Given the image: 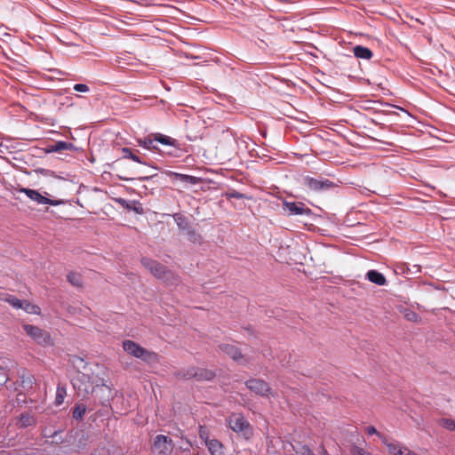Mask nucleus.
I'll use <instances>...</instances> for the list:
<instances>
[{
    "label": "nucleus",
    "instance_id": "1",
    "mask_svg": "<svg viewBox=\"0 0 455 455\" xmlns=\"http://www.w3.org/2000/svg\"><path fill=\"white\" fill-rule=\"evenodd\" d=\"M142 265L150 271L158 279H162L164 282L171 284H175L178 281V277L173 272L168 270L164 265L159 262L148 259L143 258L141 259Z\"/></svg>",
    "mask_w": 455,
    "mask_h": 455
},
{
    "label": "nucleus",
    "instance_id": "2",
    "mask_svg": "<svg viewBox=\"0 0 455 455\" xmlns=\"http://www.w3.org/2000/svg\"><path fill=\"white\" fill-rule=\"evenodd\" d=\"M123 348L129 355L147 363H154L157 360L156 353L147 350L132 340H124L123 342Z\"/></svg>",
    "mask_w": 455,
    "mask_h": 455
},
{
    "label": "nucleus",
    "instance_id": "3",
    "mask_svg": "<svg viewBox=\"0 0 455 455\" xmlns=\"http://www.w3.org/2000/svg\"><path fill=\"white\" fill-rule=\"evenodd\" d=\"M23 330L36 344L43 347L52 345V339L47 331L32 324H24Z\"/></svg>",
    "mask_w": 455,
    "mask_h": 455
},
{
    "label": "nucleus",
    "instance_id": "4",
    "mask_svg": "<svg viewBox=\"0 0 455 455\" xmlns=\"http://www.w3.org/2000/svg\"><path fill=\"white\" fill-rule=\"evenodd\" d=\"M73 387L77 390L78 395L87 396L94 390L93 382L87 374L78 372L72 381Z\"/></svg>",
    "mask_w": 455,
    "mask_h": 455
},
{
    "label": "nucleus",
    "instance_id": "5",
    "mask_svg": "<svg viewBox=\"0 0 455 455\" xmlns=\"http://www.w3.org/2000/svg\"><path fill=\"white\" fill-rule=\"evenodd\" d=\"M228 426L233 431L242 433L245 436L251 433L250 424L244 417L239 413L232 414L228 418Z\"/></svg>",
    "mask_w": 455,
    "mask_h": 455
},
{
    "label": "nucleus",
    "instance_id": "6",
    "mask_svg": "<svg viewBox=\"0 0 455 455\" xmlns=\"http://www.w3.org/2000/svg\"><path fill=\"white\" fill-rule=\"evenodd\" d=\"M304 185L312 191H326L334 187V183L327 179H315L309 176L304 178Z\"/></svg>",
    "mask_w": 455,
    "mask_h": 455
},
{
    "label": "nucleus",
    "instance_id": "7",
    "mask_svg": "<svg viewBox=\"0 0 455 455\" xmlns=\"http://www.w3.org/2000/svg\"><path fill=\"white\" fill-rule=\"evenodd\" d=\"M173 446L172 440L164 435H157L153 442V451L161 455H169Z\"/></svg>",
    "mask_w": 455,
    "mask_h": 455
},
{
    "label": "nucleus",
    "instance_id": "8",
    "mask_svg": "<svg viewBox=\"0 0 455 455\" xmlns=\"http://www.w3.org/2000/svg\"><path fill=\"white\" fill-rule=\"evenodd\" d=\"M20 193L25 194L29 199L36 202L39 204H50V205H60L63 203L61 200H52L49 199L43 195H41L37 190H34L28 188H21L19 190Z\"/></svg>",
    "mask_w": 455,
    "mask_h": 455
},
{
    "label": "nucleus",
    "instance_id": "9",
    "mask_svg": "<svg viewBox=\"0 0 455 455\" xmlns=\"http://www.w3.org/2000/svg\"><path fill=\"white\" fill-rule=\"evenodd\" d=\"M215 373L204 368H189L182 374L184 379H196V380H211L214 378Z\"/></svg>",
    "mask_w": 455,
    "mask_h": 455
},
{
    "label": "nucleus",
    "instance_id": "10",
    "mask_svg": "<svg viewBox=\"0 0 455 455\" xmlns=\"http://www.w3.org/2000/svg\"><path fill=\"white\" fill-rule=\"evenodd\" d=\"M246 387L252 392L262 396H268L271 393V388L268 384L258 379H251L246 381Z\"/></svg>",
    "mask_w": 455,
    "mask_h": 455
},
{
    "label": "nucleus",
    "instance_id": "11",
    "mask_svg": "<svg viewBox=\"0 0 455 455\" xmlns=\"http://www.w3.org/2000/svg\"><path fill=\"white\" fill-rule=\"evenodd\" d=\"M283 210L289 212V215H310L312 211L301 202L284 201Z\"/></svg>",
    "mask_w": 455,
    "mask_h": 455
},
{
    "label": "nucleus",
    "instance_id": "12",
    "mask_svg": "<svg viewBox=\"0 0 455 455\" xmlns=\"http://www.w3.org/2000/svg\"><path fill=\"white\" fill-rule=\"evenodd\" d=\"M383 443L391 455H418L397 441L388 442L387 438H383Z\"/></svg>",
    "mask_w": 455,
    "mask_h": 455
},
{
    "label": "nucleus",
    "instance_id": "13",
    "mask_svg": "<svg viewBox=\"0 0 455 455\" xmlns=\"http://www.w3.org/2000/svg\"><path fill=\"white\" fill-rule=\"evenodd\" d=\"M220 349L230 356L233 360L242 363L243 355L240 350L233 344L223 343L219 346Z\"/></svg>",
    "mask_w": 455,
    "mask_h": 455
},
{
    "label": "nucleus",
    "instance_id": "14",
    "mask_svg": "<svg viewBox=\"0 0 455 455\" xmlns=\"http://www.w3.org/2000/svg\"><path fill=\"white\" fill-rule=\"evenodd\" d=\"M366 278L372 283H375L379 286H383L387 283V279L383 274L377 270H369L366 273Z\"/></svg>",
    "mask_w": 455,
    "mask_h": 455
},
{
    "label": "nucleus",
    "instance_id": "15",
    "mask_svg": "<svg viewBox=\"0 0 455 455\" xmlns=\"http://www.w3.org/2000/svg\"><path fill=\"white\" fill-rule=\"evenodd\" d=\"M36 424V418L29 412H23L17 420V426L20 428H25Z\"/></svg>",
    "mask_w": 455,
    "mask_h": 455
},
{
    "label": "nucleus",
    "instance_id": "16",
    "mask_svg": "<svg viewBox=\"0 0 455 455\" xmlns=\"http://www.w3.org/2000/svg\"><path fill=\"white\" fill-rule=\"evenodd\" d=\"M205 445L212 455H223V445L219 440L211 439Z\"/></svg>",
    "mask_w": 455,
    "mask_h": 455
},
{
    "label": "nucleus",
    "instance_id": "17",
    "mask_svg": "<svg viewBox=\"0 0 455 455\" xmlns=\"http://www.w3.org/2000/svg\"><path fill=\"white\" fill-rule=\"evenodd\" d=\"M138 145L140 147H142L143 148L149 149V150H155L157 149V147L155 145V136L154 133L148 135L145 138H139L136 140Z\"/></svg>",
    "mask_w": 455,
    "mask_h": 455
},
{
    "label": "nucleus",
    "instance_id": "18",
    "mask_svg": "<svg viewBox=\"0 0 455 455\" xmlns=\"http://www.w3.org/2000/svg\"><path fill=\"white\" fill-rule=\"evenodd\" d=\"M354 55L358 59L370 60L372 57V52L364 46L356 45L353 49Z\"/></svg>",
    "mask_w": 455,
    "mask_h": 455
},
{
    "label": "nucleus",
    "instance_id": "19",
    "mask_svg": "<svg viewBox=\"0 0 455 455\" xmlns=\"http://www.w3.org/2000/svg\"><path fill=\"white\" fill-rule=\"evenodd\" d=\"M154 136L156 142H159L163 145L172 146L174 148H178L179 146L177 140L172 139L169 136L164 135L162 133H154Z\"/></svg>",
    "mask_w": 455,
    "mask_h": 455
},
{
    "label": "nucleus",
    "instance_id": "20",
    "mask_svg": "<svg viewBox=\"0 0 455 455\" xmlns=\"http://www.w3.org/2000/svg\"><path fill=\"white\" fill-rule=\"evenodd\" d=\"M136 152H138V150L134 151L130 148H122L123 158L131 159L136 163L145 164V162L142 161V159L136 155Z\"/></svg>",
    "mask_w": 455,
    "mask_h": 455
},
{
    "label": "nucleus",
    "instance_id": "21",
    "mask_svg": "<svg viewBox=\"0 0 455 455\" xmlns=\"http://www.w3.org/2000/svg\"><path fill=\"white\" fill-rule=\"evenodd\" d=\"M401 312L403 317L410 322L419 323L421 321L419 315L410 308H403Z\"/></svg>",
    "mask_w": 455,
    "mask_h": 455
},
{
    "label": "nucleus",
    "instance_id": "22",
    "mask_svg": "<svg viewBox=\"0 0 455 455\" xmlns=\"http://www.w3.org/2000/svg\"><path fill=\"white\" fill-rule=\"evenodd\" d=\"M20 308L23 309L28 314L37 315L40 313V307L36 305L30 303L28 300H22L21 307Z\"/></svg>",
    "mask_w": 455,
    "mask_h": 455
},
{
    "label": "nucleus",
    "instance_id": "23",
    "mask_svg": "<svg viewBox=\"0 0 455 455\" xmlns=\"http://www.w3.org/2000/svg\"><path fill=\"white\" fill-rule=\"evenodd\" d=\"M67 279L68 281L74 286H81L82 285V278H81V275L77 273H69L68 275H67Z\"/></svg>",
    "mask_w": 455,
    "mask_h": 455
},
{
    "label": "nucleus",
    "instance_id": "24",
    "mask_svg": "<svg viewBox=\"0 0 455 455\" xmlns=\"http://www.w3.org/2000/svg\"><path fill=\"white\" fill-rule=\"evenodd\" d=\"M439 425L449 431H455V420L443 418L439 420Z\"/></svg>",
    "mask_w": 455,
    "mask_h": 455
},
{
    "label": "nucleus",
    "instance_id": "25",
    "mask_svg": "<svg viewBox=\"0 0 455 455\" xmlns=\"http://www.w3.org/2000/svg\"><path fill=\"white\" fill-rule=\"evenodd\" d=\"M86 409L83 404H76L73 411V417L76 419H82L85 414Z\"/></svg>",
    "mask_w": 455,
    "mask_h": 455
},
{
    "label": "nucleus",
    "instance_id": "26",
    "mask_svg": "<svg viewBox=\"0 0 455 455\" xmlns=\"http://www.w3.org/2000/svg\"><path fill=\"white\" fill-rule=\"evenodd\" d=\"M180 181L188 182L190 184H196L198 182V179L194 176L180 174V173H173Z\"/></svg>",
    "mask_w": 455,
    "mask_h": 455
},
{
    "label": "nucleus",
    "instance_id": "27",
    "mask_svg": "<svg viewBox=\"0 0 455 455\" xmlns=\"http://www.w3.org/2000/svg\"><path fill=\"white\" fill-rule=\"evenodd\" d=\"M174 220L180 229H186L188 228V221L186 217L181 214L176 213L173 215Z\"/></svg>",
    "mask_w": 455,
    "mask_h": 455
},
{
    "label": "nucleus",
    "instance_id": "28",
    "mask_svg": "<svg viewBox=\"0 0 455 455\" xmlns=\"http://www.w3.org/2000/svg\"><path fill=\"white\" fill-rule=\"evenodd\" d=\"M65 395H66L65 388L58 387L57 393H56V398H55V403L57 405H60L63 403Z\"/></svg>",
    "mask_w": 455,
    "mask_h": 455
},
{
    "label": "nucleus",
    "instance_id": "29",
    "mask_svg": "<svg viewBox=\"0 0 455 455\" xmlns=\"http://www.w3.org/2000/svg\"><path fill=\"white\" fill-rule=\"evenodd\" d=\"M4 299L15 308H20L21 307L22 300L12 295H8Z\"/></svg>",
    "mask_w": 455,
    "mask_h": 455
},
{
    "label": "nucleus",
    "instance_id": "30",
    "mask_svg": "<svg viewBox=\"0 0 455 455\" xmlns=\"http://www.w3.org/2000/svg\"><path fill=\"white\" fill-rule=\"evenodd\" d=\"M199 437L206 443L209 440H211L209 436V432L205 427L200 426L199 427V432H198Z\"/></svg>",
    "mask_w": 455,
    "mask_h": 455
},
{
    "label": "nucleus",
    "instance_id": "31",
    "mask_svg": "<svg viewBox=\"0 0 455 455\" xmlns=\"http://www.w3.org/2000/svg\"><path fill=\"white\" fill-rule=\"evenodd\" d=\"M365 431L366 433L369 435H377L382 441H383V438H386L385 436H383L380 433H379L377 431V429L372 427V426H369L365 428Z\"/></svg>",
    "mask_w": 455,
    "mask_h": 455
},
{
    "label": "nucleus",
    "instance_id": "32",
    "mask_svg": "<svg viewBox=\"0 0 455 455\" xmlns=\"http://www.w3.org/2000/svg\"><path fill=\"white\" fill-rule=\"evenodd\" d=\"M226 196L227 198H235V199H242L244 197V195L238 192V191H235V190H232L230 192H228L226 194Z\"/></svg>",
    "mask_w": 455,
    "mask_h": 455
},
{
    "label": "nucleus",
    "instance_id": "33",
    "mask_svg": "<svg viewBox=\"0 0 455 455\" xmlns=\"http://www.w3.org/2000/svg\"><path fill=\"white\" fill-rule=\"evenodd\" d=\"M74 90L76 91V92H89V87L88 85L84 84H76L74 85Z\"/></svg>",
    "mask_w": 455,
    "mask_h": 455
},
{
    "label": "nucleus",
    "instance_id": "34",
    "mask_svg": "<svg viewBox=\"0 0 455 455\" xmlns=\"http://www.w3.org/2000/svg\"><path fill=\"white\" fill-rule=\"evenodd\" d=\"M76 367L78 368H84V362L82 358L80 357H76L74 362H73Z\"/></svg>",
    "mask_w": 455,
    "mask_h": 455
},
{
    "label": "nucleus",
    "instance_id": "35",
    "mask_svg": "<svg viewBox=\"0 0 455 455\" xmlns=\"http://www.w3.org/2000/svg\"><path fill=\"white\" fill-rule=\"evenodd\" d=\"M189 239L193 241H197L200 239V235L196 231H189L188 232Z\"/></svg>",
    "mask_w": 455,
    "mask_h": 455
},
{
    "label": "nucleus",
    "instance_id": "36",
    "mask_svg": "<svg viewBox=\"0 0 455 455\" xmlns=\"http://www.w3.org/2000/svg\"><path fill=\"white\" fill-rule=\"evenodd\" d=\"M302 455H315L314 452L307 446L302 448Z\"/></svg>",
    "mask_w": 455,
    "mask_h": 455
},
{
    "label": "nucleus",
    "instance_id": "37",
    "mask_svg": "<svg viewBox=\"0 0 455 455\" xmlns=\"http://www.w3.org/2000/svg\"><path fill=\"white\" fill-rule=\"evenodd\" d=\"M66 145H67V144H66L65 142H60V143L58 144V148H58V149H64V148H66Z\"/></svg>",
    "mask_w": 455,
    "mask_h": 455
}]
</instances>
